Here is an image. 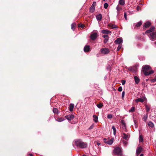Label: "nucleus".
<instances>
[{
	"instance_id": "obj_1",
	"label": "nucleus",
	"mask_w": 156,
	"mask_h": 156,
	"mask_svg": "<svg viewBox=\"0 0 156 156\" xmlns=\"http://www.w3.org/2000/svg\"><path fill=\"white\" fill-rule=\"evenodd\" d=\"M154 27H152L149 30L146 31V34L149 33V36L150 39L152 41H154L156 40V32H154Z\"/></svg>"
},
{
	"instance_id": "obj_2",
	"label": "nucleus",
	"mask_w": 156,
	"mask_h": 156,
	"mask_svg": "<svg viewBox=\"0 0 156 156\" xmlns=\"http://www.w3.org/2000/svg\"><path fill=\"white\" fill-rule=\"evenodd\" d=\"M150 68V67L147 65H146L143 67L142 71L145 76H148L154 73V71L153 70H149Z\"/></svg>"
},
{
	"instance_id": "obj_3",
	"label": "nucleus",
	"mask_w": 156,
	"mask_h": 156,
	"mask_svg": "<svg viewBox=\"0 0 156 156\" xmlns=\"http://www.w3.org/2000/svg\"><path fill=\"white\" fill-rule=\"evenodd\" d=\"M75 144L77 147L81 148H85L87 146V144L80 140H77L75 141Z\"/></svg>"
},
{
	"instance_id": "obj_4",
	"label": "nucleus",
	"mask_w": 156,
	"mask_h": 156,
	"mask_svg": "<svg viewBox=\"0 0 156 156\" xmlns=\"http://www.w3.org/2000/svg\"><path fill=\"white\" fill-rule=\"evenodd\" d=\"M113 153L114 154H117L119 156H121L122 152L121 148L119 147H116L114 149Z\"/></svg>"
},
{
	"instance_id": "obj_5",
	"label": "nucleus",
	"mask_w": 156,
	"mask_h": 156,
	"mask_svg": "<svg viewBox=\"0 0 156 156\" xmlns=\"http://www.w3.org/2000/svg\"><path fill=\"white\" fill-rule=\"evenodd\" d=\"M138 67L139 65L136 64L135 66L129 67V68L128 69L130 71L135 73L137 71V68Z\"/></svg>"
},
{
	"instance_id": "obj_6",
	"label": "nucleus",
	"mask_w": 156,
	"mask_h": 156,
	"mask_svg": "<svg viewBox=\"0 0 156 156\" xmlns=\"http://www.w3.org/2000/svg\"><path fill=\"white\" fill-rule=\"evenodd\" d=\"M146 100H147L145 96H142V98H139L137 99H135V101L137 103H138L139 102L143 103L144 101Z\"/></svg>"
},
{
	"instance_id": "obj_7",
	"label": "nucleus",
	"mask_w": 156,
	"mask_h": 156,
	"mask_svg": "<svg viewBox=\"0 0 156 156\" xmlns=\"http://www.w3.org/2000/svg\"><path fill=\"white\" fill-rule=\"evenodd\" d=\"M121 124V128L125 131H127L126 124L123 120H122L120 121Z\"/></svg>"
},
{
	"instance_id": "obj_8",
	"label": "nucleus",
	"mask_w": 156,
	"mask_h": 156,
	"mask_svg": "<svg viewBox=\"0 0 156 156\" xmlns=\"http://www.w3.org/2000/svg\"><path fill=\"white\" fill-rule=\"evenodd\" d=\"M98 36V34L97 33L94 32L90 34V37L92 40L94 41L97 38Z\"/></svg>"
},
{
	"instance_id": "obj_9",
	"label": "nucleus",
	"mask_w": 156,
	"mask_h": 156,
	"mask_svg": "<svg viewBox=\"0 0 156 156\" xmlns=\"http://www.w3.org/2000/svg\"><path fill=\"white\" fill-rule=\"evenodd\" d=\"M100 51L101 54H107L109 53V51L107 48H102L100 50Z\"/></svg>"
},
{
	"instance_id": "obj_10",
	"label": "nucleus",
	"mask_w": 156,
	"mask_h": 156,
	"mask_svg": "<svg viewBox=\"0 0 156 156\" xmlns=\"http://www.w3.org/2000/svg\"><path fill=\"white\" fill-rule=\"evenodd\" d=\"M95 2H94L92 5L90 9V12H93L95 11Z\"/></svg>"
},
{
	"instance_id": "obj_11",
	"label": "nucleus",
	"mask_w": 156,
	"mask_h": 156,
	"mask_svg": "<svg viewBox=\"0 0 156 156\" xmlns=\"http://www.w3.org/2000/svg\"><path fill=\"white\" fill-rule=\"evenodd\" d=\"M142 24V22L141 21H140L137 23H134L133 25V27L135 29L137 27H139Z\"/></svg>"
},
{
	"instance_id": "obj_12",
	"label": "nucleus",
	"mask_w": 156,
	"mask_h": 156,
	"mask_svg": "<svg viewBox=\"0 0 156 156\" xmlns=\"http://www.w3.org/2000/svg\"><path fill=\"white\" fill-rule=\"evenodd\" d=\"M65 117L69 121H70L72 119H73L74 118V116L73 115H69L66 116H65Z\"/></svg>"
},
{
	"instance_id": "obj_13",
	"label": "nucleus",
	"mask_w": 156,
	"mask_h": 156,
	"mask_svg": "<svg viewBox=\"0 0 156 156\" xmlns=\"http://www.w3.org/2000/svg\"><path fill=\"white\" fill-rule=\"evenodd\" d=\"M142 151V148L141 147H138L136 149V155L138 156V155Z\"/></svg>"
},
{
	"instance_id": "obj_14",
	"label": "nucleus",
	"mask_w": 156,
	"mask_h": 156,
	"mask_svg": "<svg viewBox=\"0 0 156 156\" xmlns=\"http://www.w3.org/2000/svg\"><path fill=\"white\" fill-rule=\"evenodd\" d=\"M122 39L120 38H118L117 40L115 41V42L116 44H121L122 43Z\"/></svg>"
},
{
	"instance_id": "obj_15",
	"label": "nucleus",
	"mask_w": 156,
	"mask_h": 156,
	"mask_svg": "<svg viewBox=\"0 0 156 156\" xmlns=\"http://www.w3.org/2000/svg\"><path fill=\"white\" fill-rule=\"evenodd\" d=\"M122 138L125 140H127L129 138V135L126 134L125 133H123L122 135Z\"/></svg>"
},
{
	"instance_id": "obj_16",
	"label": "nucleus",
	"mask_w": 156,
	"mask_h": 156,
	"mask_svg": "<svg viewBox=\"0 0 156 156\" xmlns=\"http://www.w3.org/2000/svg\"><path fill=\"white\" fill-rule=\"evenodd\" d=\"M84 51L85 52H88L90 51V47L89 45H86L83 49Z\"/></svg>"
},
{
	"instance_id": "obj_17",
	"label": "nucleus",
	"mask_w": 156,
	"mask_h": 156,
	"mask_svg": "<svg viewBox=\"0 0 156 156\" xmlns=\"http://www.w3.org/2000/svg\"><path fill=\"white\" fill-rule=\"evenodd\" d=\"M108 26L110 27L112 29L117 28H118L117 26L115 25L112 23H109L108 25Z\"/></svg>"
},
{
	"instance_id": "obj_18",
	"label": "nucleus",
	"mask_w": 156,
	"mask_h": 156,
	"mask_svg": "<svg viewBox=\"0 0 156 156\" xmlns=\"http://www.w3.org/2000/svg\"><path fill=\"white\" fill-rule=\"evenodd\" d=\"M134 78L135 81V83L136 84H138L139 83L140 81V79L139 78L136 76H134Z\"/></svg>"
},
{
	"instance_id": "obj_19",
	"label": "nucleus",
	"mask_w": 156,
	"mask_h": 156,
	"mask_svg": "<svg viewBox=\"0 0 156 156\" xmlns=\"http://www.w3.org/2000/svg\"><path fill=\"white\" fill-rule=\"evenodd\" d=\"M96 18L98 21H101L102 18V15L101 14H99L96 16Z\"/></svg>"
},
{
	"instance_id": "obj_20",
	"label": "nucleus",
	"mask_w": 156,
	"mask_h": 156,
	"mask_svg": "<svg viewBox=\"0 0 156 156\" xmlns=\"http://www.w3.org/2000/svg\"><path fill=\"white\" fill-rule=\"evenodd\" d=\"M146 110L147 112L148 113L149 111H150L151 107L149 105H145Z\"/></svg>"
},
{
	"instance_id": "obj_21",
	"label": "nucleus",
	"mask_w": 156,
	"mask_h": 156,
	"mask_svg": "<svg viewBox=\"0 0 156 156\" xmlns=\"http://www.w3.org/2000/svg\"><path fill=\"white\" fill-rule=\"evenodd\" d=\"M101 32L104 34H109L111 33V31L107 30H103L101 31Z\"/></svg>"
},
{
	"instance_id": "obj_22",
	"label": "nucleus",
	"mask_w": 156,
	"mask_h": 156,
	"mask_svg": "<svg viewBox=\"0 0 156 156\" xmlns=\"http://www.w3.org/2000/svg\"><path fill=\"white\" fill-rule=\"evenodd\" d=\"M113 142V139H110L109 140H107L106 143L109 144V145H111Z\"/></svg>"
},
{
	"instance_id": "obj_23",
	"label": "nucleus",
	"mask_w": 156,
	"mask_h": 156,
	"mask_svg": "<svg viewBox=\"0 0 156 156\" xmlns=\"http://www.w3.org/2000/svg\"><path fill=\"white\" fill-rule=\"evenodd\" d=\"M74 107V105L73 104H70L69 106V110L70 112H72L73 110V108Z\"/></svg>"
},
{
	"instance_id": "obj_24",
	"label": "nucleus",
	"mask_w": 156,
	"mask_h": 156,
	"mask_svg": "<svg viewBox=\"0 0 156 156\" xmlns=\"http://www.w3.org/2000/svg\"><path fill=\"white\" fill-rule=\"evenodd\" d=\"M151 25V23L149 22H147L144 24V27L145 28L148 27Z\"/></svg>"
},
{
	"instance_id": "obj_25",
	"label": "nucleus",
	"mask_w": 156,
	"mask_h": 156,
	"mask_svg": "<svg viewBox=\"0 0 156 156\" xmlns=\"http://www.w3.org/2000/svg\"><path fill=\"white\" fill-rule=\"evenodd\" d=\"M93 117L94 118V119H93L94 121L95 122H97L98 121V116L95 115H93Z\"/></svg>"
},
{
	"instance_id": "obj_26",
	"label": "nucleus",
	"mask_w": 156,
	"mask_h": 156,
	"mask_svg": "<svg viewBox=\"0 0 156 156\" xmlns=\"http://www.w3.org/2000/svg\"><path fill=\"white\" fill-rule=\"evenodd\" d=\"M119 4L122 5H123L125 4V1L124 0H119Z\"/></svg>"
},
{
	"instance_id": "obj_27",
	"label": "nucleus",
	"mask_w": 156,
	"mask_h": 156,
	"mask_svg": "<svg viewBox=\"0 0 156 156\" xmlns=\"http://www.w3.org/2000/svg\"><path fill=\"white\" fill-rule=\"evenodd\" d=\"M65 119L62 117L61 118H58L57 119H56V121L58 122H61L62 121L64 120Z\"/></svg>"
},
{
	"instance_id": "obj_28",
	"label": "nucleus",
	"mask_w": 156,
	"mask_h": 156,
	"mask_svg": "<svg viewBox=\"0 0 156 156\" xmlns=\"http://www.w3.org/2000/svg\"><path fill=\"white\" fill-rule=\"evenodd\" d=\"M148 125L151 128L154 127V126L153 123L151 121L149 122H148Z\"/></svg>"
},
{
	"instance_id": "obj_29",
	"label": "nucleus",
	"mask_w": 156,
	"mask_h": 156,
	"mask_svg": "<svg viewBox=\"0 0 156 156\" xmlns=\"http://www.w3.org/2000/svg\"><path fill=\"white\" fill-rule=\"evenodd\" d=\"M53 112L54 113L58 114V110L56 108H54L53 109Z\"/></svg>"
},
{
	"instance_id": "obj_30",
	"label": "nucleus",
	"mask_w": 156,
	"mask_h": 156,
	"mask_svg": "<svg viewBox=\"0 0 156 156\" xmlns=\"http://www.w3.org/2000/svg\"><path fill=\"white\" fill-rule=\"evenodd\" d=\"M116 9L117 10V15L119 14V12H118L120 11V10L122 9V8L121 7H120L119 5H118L116 8Z\"/></svg>"
},
{
	"instance_id": "obj_31",
	"label": "nucleus",
	"mask_w": 156,
	"mask_h": 156,
	"mask_svg": "<svg viewBox=\"0 0 156 156\" xmlns=\"http://www.w3.org/2000/svg\"><path fill=\"white\" fill-rule=\"evenodd\" d=\"M135 110V108L134 107H132L129 110V112H134Z\"/></svg>"
},
{
	"instance_id": "obj_32",
	"label": "nucleus",
	"mask_w": 156,
	"mask_h": 156,
	"mask_svg": "<svg viewBox=\"0 0 156 156\" xmlns=\"http://www.w3.org/2000/svg\"><path fill=\"white\" fill-rule=\"evenodd\" d=\"M112 128L113 130V134L115 135L116 133V129L114 126H113L112 127Z\"/></svg>"
},
{
	"instance_id": "obj_33",
	"label": "nucleus",
	"mask_w": 156,
	"mask_h": 156,
	"mask_svg": "<svg viewBox=\"0 0 156 156\" xmlns=\"http://www.w3.org/2000/svg\"><path fill=\"white\" fill-rule=\"evenodd\" d=\"M148 113H147L146 114L144 115L143 117V119L145 121L147 119L148 117Z\"/></svg>"
},
{
	"instance_id": "obj_34",
	"label": "nucleus",
	"mask_w": 156,
	"mask_h": 156,
	"mask_svg": "<svg viewBox=\"0 0 156 156\" xmlns=\"http://www.w3.org/2000/svg\"><path fill=\"white\" fill-rule=\"evenodd\" d=\"M97 106L98 108H101L103 106V105L102 103H99V104H97Z\"/></svg>"
},
{
	"instance_id": "obj_35",
	"label": "nucleus",
	"mask_w": 156,
	"mask_h": 156,
	"mask_svg": "<svg viewBox=\"0 0 156 156\" xmlns=\"http://www.w3.org/2000/svg\"><path fill=\"white\" fill-rule=\"evenodd\" d=\"M76 24L74 23H73L71 24V28L73 30H74V28L75 27V26H76Z\"/></svg>"
},
{
	"instance_id": "obj_36",
	"label": "nucleus",
	"mask_w": 156,
	"mask_h": 156,
	"mask_svg": "<svg viewBox=\"0 0 156 156\" xmlns=\"http://www.w3.org/2000/svg\"><path fill=\"white\" fill-rule=\"evenodd\" d=\"M139 141L140 142H142L143 141V139L142 136L141 135H140L139 136Z\"/></svg>"
},
{
	"instance_id": "obj_37",
	"label": "nucleus",
	"mask_w": 156,
	"mask_h": 156,
	"mask_svg": "<svg viewBox=\"0 0 156 156\" xmlns=\"http://www.w3.org/2000/svg\"><path fill=\"white\" fill-rule=\"evenodd\" d=\"M122 47L121 44H119V45L118 46V47L117 48V51H119V50Z\"/></svg>"
},
{
	"instance_id": "obj_38",
	"label": "nucleus",
	"mask_w": 156,
	"mask_h": 156,
	"mask_svg": "<svg viewBox=\"0 0 156 156\" xmlns=\"http://www.w3.org/2000/svg\"><path fill=\"white\" fill-rule=\"evenodd\" d=\"M108 38H105L104 41V44H106L108 41Z\"/></svg>"
},
{
	"instance_id": "obj_39",
	"label": "nucleus",
	"mask_w": 156,
	"mask_h": 156,
	"mask_svg": "<svg viewBox=\"0 0 156 156\" xmlns=\"http://www.w3.org/2000/svg\"><path fill=\"white\" fill-rule=\"evenodd\" d=\"M108 6V4L107 3H105L104 4V7L105 9H107Z\"/></svg>"
},
{
	"instance_id": "obj_40",
	"label": "nucleus",
	"mask_w": 156,
	"mask_h": 156,
	"mask_svg": "<svg viewBox=\"0 0 156 156\" xmlns=\"http://www.w3.org/2000/svg\"><path fill=\"white\" fill-rule=\"evenodd\" d=\"M107 117L108 119H111L112 118V116L111 114H109L107 115Z\"/></svg>"
},
{
	"instance_id": "obj_41",
	"label": "nucleus",
	"mask_w": 156,
	"mask_h": 156,
	"mask_svg": "<svg viewBox=\"0 0 156 156\" xmlns=\"http://www.w3.org/2000/svg\"><path fill=\"white\" fill-rule=\"evenodd\" d=\"M123 144L124 146H126L128 144V142L126 141H123Z\"/></svg>"
},
{
	"instance_id": "obj_42",
	"label": "nucleus",
	"mask_w": 156,
	"mask_h": 156,
	"mask_svg": "<svg viewBox=\"0 0 156 156\" xmlns=\"http://www.w3.org/2000/svg\"><path fill=\"white\" fill-rule=\"evenodd\" d=\"M122 87H119L118 88V90L119 91H121L122 90Z\"/></svg>"
},
{
	"instance_id": "obj_43",
	"label": "nucleus",
	"mask_w": 156,
	"mask_h": 156,
	"mask_svg": "<svg viewBox=\"0 0 156 156\" xmlns=\"http://www.w3.org/2000/svg\"><path fill=\"white\" fill-rule=\"evenodd\" d=\"M124 18H125V20H127V14H126V12H124Z\"/></svg>"
},
{
	"instance_id": "obj_44",
	"label": "nucleus",
	"mask_w": 156,
	"mask_h": 156,
	"mask_svg": "<svg viewBox=\"0 0 156 156\" xmlns=\"http://www.w3.org/2000/svg\"><path fill=\"white\" fill-rule=\"evenodd\" d=\"M122 85H123L125 84L126 81L125 80H122Z\"/></svg>"
},
{
	"instance_id": "obj_45",
	"label": "nucleus",
	"mask_w": 156,
	"mask_h": 156,
	"mask_svg": "<svg viewBox=\"0 0 156 156\" xmlns=\"http://www.w3.org/2000/svg\"><path fill=\"white\" fill-rule=\"evenodd\" d=\"M108 35H104L103 36V37L104 38H108Z\"/></svg>"
},
{
	"instance_id": "obj_46",
	"label": "nucleus",
	"mask_w": 156,
	"mask_h": 156,
	"mask_svg": "<svg viewBox=\"0 0 156 156\" xmlns=\"http://www.w3.org/2000/svg\"><path fill=\"white\" fill-rule=\"evenodd\" d=\"M78 26L79 27H83V25L82 24H79Z\"/></svg>"
},
{
	"instance_id": "obj_47",
	"label": "nucleus",
	"mask_w": 156,
	"mask_h": 156,
	"mask_svg": "<svg viewBox=\"0 0 156 156\" xmlns=\"http://www.w3.org/2000/svg\"><path fill=\"white\" fill-rule=\"evenodd\" d=\"M125 95V92L124 91H123L122 93V98H123Z\"/></svg>"
},
{
	"instance_id": "obj_48",
	"label": "nucleus",
	"mask_w": 156,
	"mask_h": 156,
	"mask_svg": "<svg viewBox=\"0 0 156 156\" xmlns=\"http://www.w3.org/2000/svg\"><path fill=\"white\" fill-rule=\"evenodd\" d=\"M134 122L135 124V126H136V123H137V121L135 119H134Z\"/></svg>"
},
{
	"instance_id": "obj_49",
	"label": "nucleus",
	"mask_w": 156,
	"mask_h": 156,
	"mask_svg": "<svg viewBox=\"0 0 156 156\" xmlns=\"http://www.w3.org/2000/svg\"><path fill=\"white\" fill-rule=\"evenodd\" d=\"M97 144L99 146V145L100 144V143H98V142H97Z\"/></svg>"
},
{
	"instance_id": "obj_50",
	"label": "nucleus",
	"mask_w": 156,
	"mask_h": 156,
	"mask_svg": "<svg viewBox=\"0 0 156 156\" xmlns=\"http://www.w3.org/2000/svg\"><path fill=\"white\" fill-rule=\"evenodd\" d=\"M140 156H143V154H140Z\"/></svg>"
},
{
	"instance_id": "obj_51",
	"label": "nucleus",
	"mask_w": 156,
	"mask_h": 156,
	"mask_svg": "<svg viewBox=\"0 0 156 156\" xmlns=\"http://www.w3.org/2000/svg\"><path fill=\"white\" fill-rule=\"evenodd\" d=\"M29 155H30V156H33V155L31 154H30Z\"/></svg>"
},
{
	"instance_id": "obj_52",
	"label": "nucleus",
	"mask_w": 156,
	"mask_h": 156,
	"mask_svg": "<svg viewBox=\"0 0 156 156\" xmlns=\"http://www.w3.org/2000/svg\"><path fill=\"white\" fill-rule=\"evenodd\" d=\"M81 156H87L85 155V154H83Z\"/></svg>"
},
{
	"instance_id": "obj_53",
	"label": "nucleus",
	"mask_w": 156,
	"mask_h": 156,
	"mask_svg": "<svg viewBox=\"0 0 156 156\" xmlns=\"http://www.w3.org/2000/svg\"><path fill=\"white\" fill-rule=\"evenodd\" d=\"M154 43V44H156V41Z\"/></svg>"
},
{
	"instance_id": "obj_54",
	"label": "nucleus",
	"mask_w": 156,
	"mask_h": 156,
	"mask_svg": "<svg viewBox=\"0 0 156 156\" xmlns=\"http://www.w3.org/2000/svg\"><path fill=\"white\" fill-rule=\"evenodd\" d=\"M92 128V126H91L90 127V129H91V128Z\"/></svg>"
},
{
	"instance_id": "obj_55",
	"label": "nucleus",
	"mask_w": 156,
	"mask_h": 156,
	"mask_svg": "<svg viewBox=\"0 0 156 156\" xmlns=\"http://www.w3.org/2000/svg\"><path fill=\"white\" fill-rule=\"evenodd\" d=\"M156 79H155V80H154L156 81Z\"/></svg>"
},
{
	"instance_id": "obj_56",
	"label": "nucleus",
	"mask_w": 156,
	"mask_h": 156,
	"mask_svg": "<svg viewBox=\"0 0 156 156\" xmlns=\"http://www.w3.org/2000/svg\"><path fill=\"white\" fill-rule=\"evenodd\" d=\"M156 79H155V80H154L156 81Z\"/></svg>"
}]
</instances>
